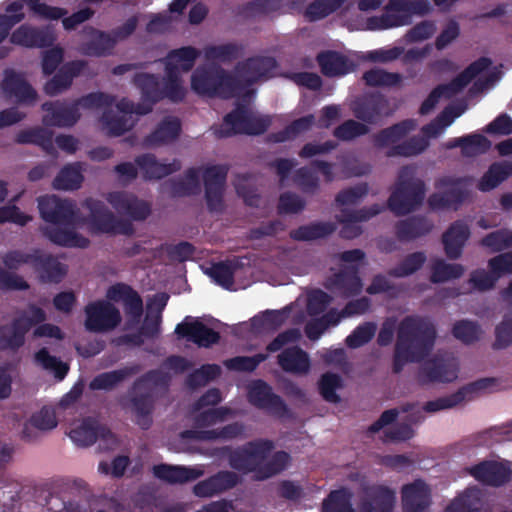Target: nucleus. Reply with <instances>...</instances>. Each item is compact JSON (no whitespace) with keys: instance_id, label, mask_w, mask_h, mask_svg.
<instances>
[{"instance_id":"f257e3e1","label":"nucleus","mask_w":512,"mask_h":512,"mask_svg":"<svg viewBox=\"0 0 512 512\" xmlns=\"http://www.w3.org/2000/svg\"><path fill=\"white\" fill-rule=\"evenodd\" d=\"M434 324L426 317L409 315L397 328L392 370L399 374L407 363L423 361L433 350L436 340Z\"/></svg>"},{"instance_id":"f03ea898","label":"nucleus","mask_w":512,"mask_h":512,"mask_svg":"<svg viewBox=\"0 0 512 512\" xmlns=\"http://www.w3.org/2000/svg\"><path fill=\"white\" fill-rule=\"evenodd\" d=\"M38 209L47 223L67 227L75 223L77 207L71 200L56 195L41 196L38 198ZM43 234L52 243L63 247L87 248L90 244V240L80 233L58 226L45 227Z\"/></svg>"},{"instance_id":"7ed1b4c3","label":"nucleus","mask_w":512,"mask_h":512,"mask_svg":"<svg viewBox=\"0 0 512 512\" xmlns=\"http://www.w3.org/2000/svg\"><path fill=\"white\" fill-rule=\"evenodd\" d=\"M114 101H116L115 96L104 92L88 93L71 104L48 101L42 104V110L45 112L43 123L46 126L71 127L80 118L79 106L85 109H94L109 106Z\"/></svg>"},{"instance_id":"20e7f679","label":"nucleus","mask_w":512,"mask_h":512,"mask_svg":"<svg viewBox=\"0 0 512 512\" xmlns=\"http://www.w3.org/2000/svg\"><path fill=\"white\" fill-rule=\"evenodd\" d=\"M191 88L200 96L222 99L238 97L235 76L220 66L197 67L191 76Z\"/></svg>"},{"instance_id":"39448f33","label":"nucleus","mask_w":512,"mask_h":512,"mask_svg":"<svg viewBox=\"0 0 512 512\" xmlns=\"http://www.w3.org/2000/svg\"><path fill=\"white\" fill-rule=\"evenodd\" d=\"M425 191L424 181L414 178V170L404 166L399 171L396 187L388 199V207L397 216L406 215L422 204Z\"/></svg>"},{"instance_id":"423d86ee","label":"nucleus","mask_w":512,"mask_h":512,"mask_svg":"<svg viewBox=\"0 0 512 512\" xmlns=\"http://www.w3.org/2000/svg\"><path fill=\"white\" fill-rule=\"evenodd\" d=\"M278 63L274 57L253 56L238 62L232 72L237 82L238 97L250 98L255 91L252 86L275 76Z\"/></svg>"},{"instance_id":"0eeeda50","label":"nucleus","mask_w":512,"mask_h":512,"mask_svg":"<svg viewBox=\"0 0 512 512\" xmlns=\"http://www.w3.org/2000/svg\"><path fill=\"white\" fill-rule=\"evenodd\" d=\"M270 124L268 117L256 116L245 104L238 103L234 110L224 116L223 123L214 128V134L218 138L236 134L261 135Z\"/></svg>"},{"instance_id":"6e6552de","label":"nucleus","mask_w":512,"mask_h":512,"mask_svg":"<svg viewBox=\"0 0 512 512\" xmlns=\"http://www.w3.org/2000/svg\"><path fill=\"white\" fill-rule=\"evenodd\" d=\"M83 207L89 211L84 219L90 233L110 234V235H132L134 228L129 220L118 219L105 205L104 202L87 198L83 202Z\"/></svg>"},{"instance_id":"1a4fd4ad","label":"nucleus","mask_w":512,"mask_h":512,"mask_svg":"<svg viewBox=\"0 0 512 512\" xmlns=\"http://www.w3.org/2000/svg\"><path fill=\"white\" fill-rule=\"evenodd\" d=\"M275 444L270 439H255L247 442L242 447L231 450L226 447L224 450L229 451V465L244 474L254 473L255 479L259 475V470L265 463Z\"/></svg>"},{"instance_id":"9d476101","label":"nucleus","mask_w":512,"mask_h":512,"mask_svg":"<svg viewBox=\"0 0 512 512\" xmlns=\"http://www.w3.org/2000/svg\"><path fill=\"white\" fill-rule=\"evenodd\" d=\"M492 64L487 57L479 59L468 65L461 73L449 83L437 85L422 102L419 113L428 114L437 105L441 97L451 98L461 92L476 76L485 71Z\"/></svg>"},{"instance_id":"9b49d317","label":"nucleus","mask_w":512,"mask_h":512,"mask_svg":"<svg viewBox=\"0 0 512 512\" xmlns=\"http://www.w3.org/2000/svg\"><path fill=\"white\" fill-rule=\"evenodd\" d=\"M468 177L443 176L435 182V187L441 192L432 193L428 198V205L433 210H457L467 199L469 191Z\"/></svg>"},{"instance_id":"f8f14e48","label":"nucleus","mask_w":512,"mask_h":512,"mask_svg":"<svg viewBox=\"0 0 512 512\" xmlns=\"http://www.w3.org/2000/svg\"><path fill=\"white\" fill-rule=\"evenodd\" d=\"M70 439L81 447H89L99 441L103 451L114 450L118 446L116 435L97 418L88 416L69 432Z\"/></svg>"},{"instance_id":"ddd939ff","label":"nucleus","mask_w":512,"mask_h":512,"mask_svg":"<svg viewBox=\"0 0 512 512\" xmlns=\"http://www.w3.org/2000/svg\"><path fill=\"white\" fill-rule=\"evenodd\" d=\"M458 362L448 355H435L422 364L418 372L420 384L449 383L458 377Z\"/></svg>"},{"instance_id":"4468645a","label":"nucleus","mask_w":512,"mask_h":512,"mask_svg":"<svg viewBox=\"0 0 512 512\" xmlns=\"http://www.w3.org/2000/svg\"><path fill=\"white\" fill-rule=\"evenodd\" d=\"M495 381L494 378L478 379L460 388L455 393L426 402L423 406V410L428 413H434L453 408L465 400L473 399L481 392L490 391Z\"/></svg>"},{"instance_id":"2eb2a0df","label":"nucleus","mask_w":512,"mask_h":512,"mask_svg":"<svg viewBox=\"0 0 512 512\" xmlns=\"http://www.w3.org/2000/svg\"><path fill=\"white\" fill-rule=\"evenodd\" d=\"M85 327L91 332H104L116 328L121 322L118 308L105 300L89 303L85 307Z\"/></svg>"},{"instance_id":"dca6fc26","label":"nucleus","mask_w":512,"mask_h":512,"mask_svg":"<svg viewBox=\"0 0 512 512\" xmlns=\"http://www.w3.org/2000/svg\"><path fill=\"white\" fill-rule=\"evenodd\" d=\"M389 107L388 100L380 92L364 93L356 97L350 109L354 117L364 124H377Z\"/></svg>"},{"instance_id":"f3484780","label":"nucleus","mask_w":512,"mask_h":512,"mask_svg":"<svg viewBox=\"0 0 512 512\" xmlns=\"http://www.w3.org/2000/svg\"><path fill=\"white\" fill-rule=\"evenodd\" d=\"M248 401L254 407L271 415L283 417L288 413L284 400L272 390L264 380H255L248 388Z\"/></svg>"},{"instance_id":"a211bd4d","label":"nucleus","mask_w":512,"mask_h":512,"mask_svg":"<svg viewBox=\"0 0 512 512\" xmlns=\"http://www.w3.org/2000/svg\"><path fill=\"white\" fill-rule=\"evenodd\" d=\"M432 11L428 0H410L406 14L384 13L381 16H372L368 19L367 25L370 30H385L394 27L409 25L412 16H425Z\"/></svg>"},{"instance_id":"6ab92c4d","label":"nucleus","mask_w":512,"mask_h":512,"mask_svg":"<svg viewBox=\"0 0 512 512\" xmlns=\"http://www.w3.org/2000/svg\"><path fill=\"white\" fill-rule=\"evenodd\" d=\"M396 493L385 485L371 484L362 487L361 512H393Z\"/></svg>"},{"instance_id":"aec40b11","label":"nucleus","mask_w":512,"mask_h":512,"mask_svg":"<svg viewBox=\"0 0 512 512\" xmlns=\"http://www.w3.org/2000/svg\"><path fill=\"white\" fill-rule=\"evenodd\" d=\"M106 200L119 214L126 215L134 221H144L151 214L148 202L126 191L110 192Z\"/></svg>"},{"instance_id":"412c9836","label":"nucleus","mask_w":512,"mask_h":512,"mask_svg":"<svg viewBox=\"0 0 512 512\" xmlns=\"http://www.w3.org/2000/svg\"><path fill=\"white\" fill-rule=\"evenodd\" d=\"M106 296L109 300L122 301L125 315L129 321L137 324L143 314V300L141 296L130 285L116 283L109 287Z\"/></svg>"},{"instance_id":"4be33fe9","label":"nucleus","mask_w":512,"mask_h":512,"mask_svg":"<svg viewBox=\"0 0 512 512\" xmlns=\"http://www.w3.org/2000/svg\"><path fill=\"white\" fill-rule=\"evenodd\" d=\"M88 63L85 60H72L64 63L54 76L44 85V92L48 96H57L68 90L73 80L80 76Z\"/></svg>"},{"instance_id":"5701e85b","label":"nucleus","mask_w":512,"mask_h":512,"mask_svg":"<svg viewBox=\"0 0 512 512\" xmlns=\"http://www.w3.org/2000/svg\"><path fill=\"white\" fill-rule=\"evenodd\" d=\"M469 473L480 483L491 486L501 487L510 481L511 469L497 461H482L469 469Z\"/></svg>"},{"instance_id":"b1692460","label":"nucleus","mask_w":512,"mask_h":512,"mask_svg":"<svg viewBox=\"0 0 512 512\" xmlns=\"http://www.w3.org/2000/svg\"><path fill=\"white\" fill-rule=\"evenodd\" d=\"M32 268L43 283H60L66 276L68 268L52 254L35 249Z\"/></svg>"},{"instance_id":"393cba45","label":"nucleus","mask_w":512,"mask_h":512,"mask_svg":"<svg viewBox=\"0 0 512 512\" xmlns=\"http://www.w3.org/2000/svg\"><path fill=\"white\" fill-rule=\"evenodd\" d=\"M175 333L179 338H186L199 347L209 348L220 340L219 332L206 326L199 320L177 324Z\"/></svg>"},{"instance_id":"a878e982","label":"nucleus","mask_w":512,"mask_h":512,"mask_svg":"<svg viewBox=\"0 0 512 512\" xmlns=\"http://www.w3.org/2000/svg\"><path fill=\"white\" fill-rule=\"evenodd\" d=\"M56 37L49 28H36L23 24L10 36L13 44L28 48H46L53 45Z\"/></svg>"},{"instance_id":"bb28decb","label":"nucleus","mask_w":512,"mask_h":512,"mask_svg":"<svg viewBox=\"0 0 512 512\" xmlns=\"http://www.w3.org/2000/svg\"><path fill=\"white\" fill-rule=\"evenodd\" d=\"M382 208L375 204L359 210L342 209L338 221L342 223L340 236L344 239H354L361 235L362 229L358 222H364L378 215Z\"/></svg>"},{"instance_id":"cd10ccee","label":"nucleus","mask_w":512,"mask_h":512,"mask_svg":"<svg viewBox=\"0 0 512 512\" xmlns=\"http://www.w3.org/2000/svg\"><path fill=\"white\" fill-rule=\"evenodd\" d=\"M3 92L14 97L17 103L32 105L36 102L38 94L36 90L26 81L22 74L13 70H7L1 83Z\"/></svg>"},{"instance_id":"c85d7f7f","label":"nucleus","mask_w":512,"mask_h":512,"mask_svg":"<svg viewBox=\"0 0 512 512\" xmlns=\"http://www.w3.org/2000/svg\"><path fill=\"white\" fill-rule=\"evenodd\" d=\"M431 502L429 486L422 480L404 485L402 488L403 512H425Z\"/></svg>"},{"instance_id":"c756f323","label":"nucleus","mask_w":512,"mask_h":512,"mask_svg":"<svg viewBox=\"0 0 512 512\" xmlns=\"http://www.w3.org/2000/svg\"><path fill=\"white\" fill-rule=\"evenodd\" d=\"M239 480L235 472L222 470L198 482L193 487V493L198 497H210L234 488Z\"/></svg>"},{"instance_id":"7c9ffc66","label":"nucleus","mask_w":512,"mask_h":512,"mask_svg":"<svg viewBox=\"0 0 512 512\" xmlns=\"http://www.w3.org/2000/svg\"><path fill=\"white\" fill-rule=\"evenodd\" d=\"M469 237L470 228L465 221L453 222L442 235L446 256L451 260L458 259Z\"/></svg>"},{"instance_id":"2f4dec72","label":"nucleus","mask_w":512,"mask_h":512,"mask_svg":"<svg viewBox=\"0 0 512 512\" xmlns=\"http://www.w3.org/2000/svg\"><path fill=\"white\" fill-rule=\"evenodd\" d=\"M83 32L89 36L90 39L82 43L79 47L81 54L101 57L112 53L116 42L111 33L103 32L93 27H85Z\"/></svg>"},{"instance_id":"473e14b6","label":"nucleus","mask_w":512,"mask_h":512,"mask_svg":"<svg viewBox=\"0 0 512 512\" xmlns=\"http://www.w3.org/2000/svg\"><path fill=\"white\" fill-rule=\"evenodd\" d=\"M135 163L147 180L162 179L181 169L179 160L174 159L171 163H161L155 155L150 153L137 156Z\"/></svg>"},{"instance_id":"72a5a7b5","label":"nucleus","mask_w":512,"mask_h":512,"mask_svg":"<svg viewBox=\"0 0 512 512\" xmlns=\"http://www.w3.org/2000/svg\"><path fill=\"white\" fill-rule=\"evenodd\" d=\"M433 226L427 217L414 215L395 224V235L400 242H409L429 234Z\"/></svg>"},{"instance_id":"f704fd0d","label":"nucleus","mask_w":512,"mask_h":512,"mask_svg":"<svg viewBox=\"0 0 512 512\" xmlns=\"http://www.w3.org/2000/svg\"><path fill=\"white\" fill-rule=\"evenodd\" d=\"M321 72L326 77L344 76L352 72L354 63L345 55L333 51H322L316 57Z\"/></svg>"},{"instance_id":"c9c22d12","label":"nucleus","mask_w":512,"mask_h":512,"mask_svg":"<svg viewBox=\"0 0 512 512\" xmlns=\"http://www.w3.org/2000/svg\"><path fill=\"white\" fill-rule=\"evenodd\" d=\"M277 362L283 371L293 374H306L311 366L308 353L296 345L283 349Z\"/></svg>"},{"instance_id":"e433bc0d","label":"nucleus","mask_w":512,"mask_h":512,"mask_svg":"<svg viewBox=\"0 0 512 512\" xmlns=\"http://www.w3.org/2000/svg\"><path fill=\"white\" fill-rule=\"evenodd\" d=\"M153 474L159 480L170 484H184L195 481L202 471L179 465L158 464L153 467Z\"/></svg>"},{"instance_id":"4c0bfd02","label":"nucleus","mask_w":512,"mask_h":512,"mask_svg":"<svg viewBox=\"0 0 512 512\" xmlns=\"http://www.w3.org/2000/svg\"><path fill=\"white\" fill-rule=\"evenodd\" d=\"M164 186L172 198L196 195L200 192L199 170L189 168L184 178L171 179Z\"/></svg>"},{"instance_id":"58836bf2","label":"nucleus","mask_w":512,"mask_h":512,"mask_svg":"<svg viewBox=\"0 0 512 512\" xmlns=\"http://www.w3.org/2000/svg\"><path fill=\"white\" fill-rule=\"evenodd\" d=\"M328 289H336L347 298L360 294L362 281L356 268L341 270L329 279Z\"/></svg>"},{"instance_id":"ea45409f","label":"nucleus","mask_w":512,"mask_h":512,"mask_svg":"<svg viewBox=\"0 0 512 512\" xmlns=\"http://www.w3.org/2000/svg\"><path fill=\"white\" fill-rule=\"evenodd\" d=\"M201 52L193 46H183L170 50L163 62L165 69L172 68L174 71L189 72L195 65Z\"/></svg>"},{"instance_id":"a19ab883","label":"nucleus","mask_w":512,"mask_h":512,"mask_svg":"<svg viewBox=\"0 0 512 512\" xmlns=\"http://www.w3.org/2000/svg\"><path fill=\"white\" fill-rule=\"evenodd\" d=\"M289 310H265L251 318V329L254 333H274L279 330L288 318Z\"/></svg>"},{"instance_id":"79ce46f5","label":"nucleus","mask_w":512,"mask_h":512,"mask_svg":"<svg viewBox=\"0 0 512 512\" xmlns=\"http://www.w3.org/2000/svg\"><path fill=\"white\" fill-rule=\"evenodd\" d=\"M131 409L135 416L136 424L143 430H147L152 425V411L154 408V399L151 390H144L130 399Z\"/></svg>"},{"instance_id":"37998d69","label":"nucleus","mask_w":512,"mask_h":512,"mask_svg":"<svg viewBox=\"0 0 512 512\" xmlns=\"http://www.w3.org/2000/svg\"><path fill=\"white\" fill-rule=\"evenodd\" d=\"M512 175V161L492 163L477 184L481 192H489L498 187Z\"/></svg>"},{"instance_id":"c03bdc74","label":"nucleus","mask_w":512,"mask_h":512,"mask_svg":"<svg viewBox=\"0 0 512 512\" xmlns=\"http://www.w3.org/2000/svg\"><path fill=\"white\" fill-rule=\"evenodd\" d=\"M18 144H34L47 154L54 155L56 150L53 143V132L47 128L35 127L19 131L15 136Z\"/></svg>"},{"instance_id":"a18cd8bd","label":"nucleus","mask_w":512,"mask_h":512,"mask_svg":"<svg viewBox=\"0 0 512 512\" xmlns=\"http://www.w3.org/2000/svg\"><path fill=\"white\" fill-rule=\"evenodd\" d=\"M416 123L412 119H406L380 130L373 136V144L382 149L403 139L410 131L414 130Z\"/></svg>"},{"instance_id":"49530a36","label":"nucleus","mask_w":512,"mask_h":512,"mask_svg":"<svg viewBox=\"0 0 512 512\" xmlns=\"http://www.w3.org/2000/svg\"><path fill=\"white\" fill-rule=\"evenodd\" d=\"M20 322L13 319L0 326V351L16 352L25 344L27 327H22Z\"/></svg>"},{"instance_id":"de8ad7c7","label":"nucleus","mask_w":512,"mask_h":512,"mask_svg":"<svg viewBox=\"0 0 512 512\" xmlns=\"http://www.w3.org/2000/svg\"><path fill=\"white\" fill-rule=\"evenodd\" d=\"M133 84L140 90L143 103L153 105L162 100L161 83L158 76L149 73H137L133 77Z\"/></svg>"},{"instance_id":"09e8293b","label":"nucleus","mask_w":512,"mask_h":512,"mask_svg":"<svg viewBox=\"0 0 512 512\" xmlns=\"http://www.w3.org/2000/svg\"><path fill=\"white\" fill-rule=\"evenodd\" d=\"M242 267V260L240 258H234L214 263L209 269L208 274L213 278L215 283L229 290L234 284L235 272Z\"/></svg>"},{"instance_id":"8fccbe9b","label":"nucleus","mask_w":512,"mask_h":512,"mask_svg":"<svg viewBox=\"0 0 512 512\" xmlns=\"http://www.w3.org/2000/svg\"><path fill=\"white\" fill-rule=\"evenodd\" d=\"M335 230L336 226L332 222H313L291 230L289 236L295 241H312L326 238Z\"/></svg>"},{"instance_id":"3c124183","label":"nucleus","mask_w":512,"mask_h":512,"mask_svg":"<svg viewBox=\"0 0 512 512\" xmlns=\"http://www.w3.org/2000/svg\"><path fill=\"white\" fill-rule=\"evenodd\" d=\"M181 132V122L178 118H165L157 128L150 133L145 141L149 145H159L174 141Z\"/></svg>"},{"instance_id":"603ef678","label":"nucleus","mask_w":512,"mask_h":512,"mask_svg":"<svg viewBox=\"0 0 512 512\" xmlns=\"http://www.w3.org/2000/svg\"><path fill=\"white\" fill-rule=\"evenodd\" d=\"M244 47L236 43H226L221 45H208L204 48L203 53L207 61H218L228 64L237 60Z\"/></svg>"},{"instance_id":"864d4df0","label":"nucleus","mask_w":512,"mask_h":512,"mask_svg":"<svg viewBox=\"0 0 512 512\" xmlns=\"http://www.w3.org/2000/svg\"><path fill=\"white\" fill-rule=\"evenodd\" d=\"M162 99H169L174 103H179L186 96V89L179 71L172 68L165 69V77L163 78V86H161Z\"/></svg>"},{"instance_id":"5fc2aeb1","label":"nucleus","mask_w":512,"mask_h":512,"mask_svg":"<svg viewBox=\"0 0 512 512\" xmlns=\"http://www.w3.org/2000/svg\"><path fill=\"white\" fill-rule=\"evenodd\" d=\"M426 260V254L422 251L410 253L398 265L389 269L387 274L393 278L408 277L420 270Z\"/></svg>"},{"instance_id":"6e6d98bb","label":"nucleus","mask_w":512,"mask_h":512,"mask_svg":"<svg viewBox=\"0 0 512 512\" xmlns=\"http://www.w3.org/2000/svg\"><path fill=\"white\" fill-rule=\"evenodd\" d=\"M347 0H314L305 9L304 16L309 22L326 18L340 9Z\"/></svg>"},{"instance_id":"4d7b16f0","label":"nucleus","mask_w":512,"mask_h":512,"mask_svg":"<svg viewBox=\"0 0 512 512\" xmlns=\"http://www.w3.org/2000/svg\"><path fill=\"white\" fill-rule=\"evenodd\" d=\"M83 182V175L77 164L64 166L55 179L53 187L58 190H76Z\"/></svg>"},{"instance_id":"13d9d810","label":"nucleus","mask_w":512,"mask_h":512,"mask_svg":"<svg viewBox=\"0 0 512 512\" xmlns=\"http://www.w3.org/2000/svg\"><path fill=\"white\" fill-rule=\"evenodd\" d=\"M131 374H133L131 368L103 372L92 379L89 388L91 390H111Z\"/></svg>"},{"instance_id":"bf43d9fd","label":"nucleus","mask_w":512,"mask_h":512,"mask_svg":"<svg viewBox=\"0 0 512 512\" xmlns=\"http://www.w3.org/2000/svg\"><path fill=\"white\" fill-rule=\"evenodd\" d=\"M464 273L461 264L446 263L443 259H437L431 266L430 281L432 283H444L452 279L460 278Z\"/></svg>"},{"instance_id":"052dcab7","label":"nucleus","mask_w":512,"mask_h":512,"mask_svg":"<svg viewBox=\"0 0 512 512\" xmlns=\"http://www.w3.org/2000/svg\"><path fill=\"white\" fill-rule=\"evenodd\" d=\"M115 101L109 106H102L104 109L100 121L103 129L107 131L110 136H121L129 129L128 119L125 115L119 116L113 110L112 106Z\"/></svg>"},{"instance_id":"680f3d73","label":"nucleus","mask_w":512,"mask_h":512,"mask_svg":"<svg viewBox=\"0 0 512 512\" xmlns=\"http://www.w3.org/2000/svg\"><path fill=\"white\" fill-rule=\"evenodd\" d=\"M291 462V456L286 451L275 452L259 470L257 480H266L283 472Z\"/></svg>"},{"instance_id":"e2e57ef3","label":"nucleus","mask_w":512,"mask_h":512,"mask_svg":"<svg viewBox=\"0 0 512 512\" xmlns=\"http://www.w3.org/2000/svg\"><path fill=\"white\" fill-rule=\"evenodd\" d=\"M281 0H252L238 7V14L244 18H253L278 11Z\"/></svg>"},{"instance_id":"0e129e2a","label":"nucleus","mask_w":512,"mask_h":512,"mask_svg":"<svg viewBox=\"0 0 512 512\" xmlns=\"http://www.w3.org/2000/svg\"><path fill=\"white\" fill-rule=\"evenodd\" d=\"M362 79L370 87H395L401 83L402 76L399 73L372 68L363 74Z\"/></svg>"},{"instance_id":"69168bd1","label":"nucleus","mask_w":512,"mask_h":512,"mask_svg":"<svg viewBox=\"0 0 512 512\" xmlns=\"http://www.w3.org/2000/svg\"><path fill=\"white\" fill-rule=\"evenodd\" d=\"M322 512H354L351 494L345 489L331 491L322 503Z\"/></svg>"},{"instance_id":"338daca9","label":"nucleus","mask_w":512,"mask_h":512,"mask_svg":"<svg viewBox=\"0 0 512 512\" xmlns=\"http://www.w3.org/2000/svg\"><path fill=\"white\" fill-rule=\"evenodd\" d=\"M37 365L43 369L52 371L58 380H63L69 371V366L56 356L50 355L47 348L39 349L34 356Z\"/></svg>"},{"instance_id":"774afa93","label":"nucleus","mask_w":512,"mask_h":512,"mask_svg":"<svg viewBox=\"0 0 512 512\" xmlns=\"http://www.w3.org/2000/svg\"><path fill=\"white\" fill-rule=\"evenodd\" d=\"M428 147V141L421 136H413L402 143L389 148L387 157L404 156L410 157L422 153Z\"/></svg>"}]
</instances>
